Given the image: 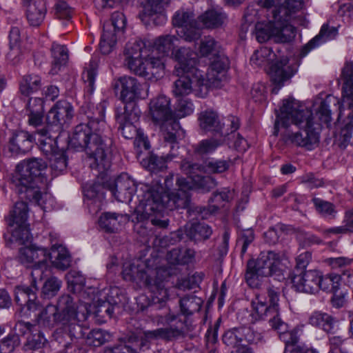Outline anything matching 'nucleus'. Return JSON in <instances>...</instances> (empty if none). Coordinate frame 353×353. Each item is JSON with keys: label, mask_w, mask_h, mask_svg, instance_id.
<instances>
[{"label": "nucleus", "mask_w": 353, "mask_h": 353, "mask_svg": "<svg viewBox=\"0 0 353 353\" xmlns=\"http://www.w3.org/2000/svg\"><path fill=\"white\" fill-rule=\"evenodd\" d=\"M291 124L302 130L296 132L286 130L282 135L285 143L305 147L308 150L318 145L319 135L312 128V111L294 99L283 101V105L276 113L274 134L277 135L280 128H288Z\"/></svg>", "instance_id": "f257e3e1"}, {"label": "nucleus", "mask_w": 353, "mask_h": 353, "mask_svg": "<svg viewBox=\"0 0 353 353\" xmlns=\"http://www.w3.org/2000/svg\"><path fill=\"white\" fill-rule=\"evenodd\" d=\"M106 126L103 119L92 118L88 123L77 125L70 137L69 145L85 151L92 162V169L100 173L108 170L110 162L106 152L111 141L103 132Z\"/></svg>", "instance_id": "f03ea898"}, {"label": "nucleus", "mask_w": 353, "mask_h": 353, "mask_svg": "<svg viewBox=\"0 0 353 353\" xmlns=\"http://www.w3.org/2000/svg\"><path fill=\"white\" fill-rule=\"evenodd\" d=\"M47 168V163L41 159L32 158L23 160L17 164L12 181L19 194H24L30 201H34L43 211L50 210L54 205L53 197L46 192L42 193L34 185L41 172Z\"/></svg>", "instance_id": "7ed1b4c3"}, {"label": "nucleus", "mask_w": 353, "mask_h": 353, "mask_svg": "<svg viewBox=\"0 0 353 353\" xmlns=\"http://www.w3.org/2000/svg\"><path fill=\"white\" fill-rule=\"evenodd\" d=\"M166 208L165 199L162 187L150 188L145 191L136 207L134 215L137 222L150 221L159 228H166L169 220L164 219L163 212Z\"/></svg>", "instance_id": "20e7f679"}, {"label": "nucleus", "mask_w": 353, "mask_h": 353, "mask_svg": "<svg viewBox=\"0 0 353 353\" xmlns=\"http://www.w3.org/2000/svg\"><path fill=\"white\" fill-rule=\"evenodd\" d=\"M161 269H152L145 267L142 262L137 264L125 263L122 272L126 281H139L148 287L153 293V301L164 303L168 299V292L163 285V279L160 276Z\"/></svg>", "instance_id": "39448f33"}, {"label": "nucleus", "mask_w": 353, "mask_h": 353, "mask_svg": "<svg viewBox=\"0 0 353 353\" xmlns=\"http://www.w3.org/2000/svg\"><path fill=\"white\" fill-rule=\"evenodd\" d=\"M251 63L256 67L270 65V75L276 85L272 92L276 94L283 82L289 79L294 73L292 67L288 65V59L283 56H278L268 47L256 50L250 58Z\"/></svg>", "instance_id": "423d86ee"}, {"label": "nucleus", "mask_w": 353, "mask_h": 353, "mask_svg": "<svg viewBox=\"0 0 353 353\" xmlns=\"http://www.w3.org/2000/svg\"><path fill=\"white\" fill-rule=\"evenodd\" d=\"M59 313V324L68 327L71 335L78 337L81 328L79 325L81 322L85 321L89 314L88 303H76L72 297L68 294L61 296L57 301Z\"/></svg>", "instance_id": "0eeeda50"}, {"label": "nucleus", "mask_w": 353, "mask_h": 353, "mask_svg": "<svg viewBox=\"0 0 353 353\" xmlns=\"http://www.w3.org/2000/svg\"><path fill=\"white\" fill-rule=\"evenodd\" d=\"M150 114L153 121L160 126L164 140L174 142L180 125L175 119L170 106V99L161 95L151 101Z\"/></svg>", "instance_id": "6e6552de"}, {"label": "nucleus", "mask_w": 353, "mask_h": 353, "mask_svg": "<svg viewBox=\"0 0 353 353\" xmlns=\"http://www.w3.org/2000/svg\"><path fill=\"white\" fill-rule=\"evenodd\" d=\"M295 33L294 27L286 23L285 19L281 20L274 11L272 19L256 24L254 35L259 43L266 42L271 38L276 43H287L294 38Z\"/></svg>", "instance_id": "1a4fd4ad"}, {"label": "nucleus", "mask_w": 353, "mask_h": 353, "mask_svg": "<svg viewBox=\"0 0 353 353\" xmlns=\"http://www.w3.org/2000/svg\"><path fill=\"white\" fill-rule=\"evenodd\" d=\"M152 320L158 325H167L169 327L145 332V336L148 339L172 341L185 334V319L179 314L172 312H168L165 315L157 313L152 316Z\"/></svg>", "instance_id": "9d476101"}, {"label": "nucleus", "mask_w": 353, "mask_h": 353, "mask_svg": "<svg viewBox=\"0 0 353 353\" xmlns=\"http://www.w3.org/2000/svg\"><path fill=\"white\" fill-rule=\"evenodd\" d=\"M179 77L173 85L172 92L175 97H184L194 92L199 97L207 96V88L202 83V71L187 72L176 74Z\"/></svg>", "instance_id": "9b49d317"}, {"label": "nucleus", "mask_w": 353, "mask_h": 353, "mask_svg": "<svg viewBox=\"0 0 353 353\" xmlns=\"http://www.w3.org/2000/svg\"><path fill=\"white\" fill-rule=\"evenodd\" d=\"M28 214L27 203L18 201L7 218L8 225L13 228L11 231L12 240L20 243H24L30 239V230L26 224Z\"/></svg>", "instance_id": "f8f14e48"}, {"label": "nucleus", "mask_w": 353, "mask_h": 353, "mask_svg": "<svg viewBox=\"0 0 353 353\" xmlns=\"http://www.w3.org/2000/svg\"><path fill=\"white\" fill-rule=\"evenodd\" d=\"M267 294L269 305L266 301L265 294L262 293H256L251 301L250 316L254 321L264 320L270 314H276L279 309V292L274 288H268Z\"/></svg>", "instance_id": "ddd939ff"}, {"label": "nucleus", "mask_w": 353, "mask_h": 353, "mask_svg": "<svg viewBox=\"0 0 353 353\" xmlns=\"http://www.w3.org/2000/svg\"><path fill=\"white\" fill-rule=\"evenodd\" d=\"M18 258L22 264L33 268L31 276L35 285L36 276L43 273V268L46 267L48 259L47 250L34 245L23 247L19 250Z\"/></svg>", "instance_id": "4468645a"}, {"label": "nucleus", "mask_w": 353, "mask_h": 353, "mask_svg": "<svg viewBox=\"0 0 353 353\" xmlns=\"http://www.w3.org/2000/svg\"><path fill=\"white\" fill-rule=\"evenodd\" d=\"M172 24L177 27V35L185 41L191 42L201 37V30L192 12L179 10L172 17Z\"/></svg>", "instance_id": "2eb2a0df"}, {"label": "nucleus", "mask_w": 353, "mask_h": 353, "mask_svg": "<svg viewBox=\"0 0 353 353\" xmlns=\"http://www.w3.org/2000/svg\"><path fill=\"white\" fill-rule=\"evenodd\" d=\"M126 19L122 12H115L112 14L111 21L103 25V32L100 42V50L103 54H108L117 43V32L123 30L125 27Z\"/></svg>", "instance_id": "dca6fc26"}, {"label": "nucleus", "mask_w": 353, "mask_h": 353, "mask_svg": "<svg viewBox=\"0 0 353 353\" xmlns=\"http://www.w3.org/2000/svg\"><path fill=\"white\" fill-rule=\"evenodd\" d=\"M261 7L270 9L272 8V13L276 11L281 20H285L288 23V19L294 18V15L299 12L303 13L304 4L302 0H254Z\"/></svg>", "instance_id": "f3484780"}, {"label": "nucleus", "mask_w": 353, "mask_h": 353, "mask_svg": "<svg viewBox=\"0 0 353 353\" xmlns=\"http://www.w3.org/2000/svg\"><path fill=\"white\" fill-rule=\"evenodd\" d=\"M259 274L263 276H275L280 280L283 278L281 256L272 251L262 252L256 261H252Z\"/></svg>", "instance_id": "a211bd4d"}, {"label": "nucleus", "mask_w": 353, "mask_h": 353, "mask_svg": "<svg viewBox=\"0 0 353 353\" xmlns=\"http://www.w3.org/2000/svg\"><path fill=\"white\" fill-rule=\"evenodd\" d=\"M178 188L174 191L168 190L163 193L166 208L172 210L176 208H185L190 203L189 190L191 185L186 179L180 177L176 181Z\"/></svg>", "instance_id": "6ab92c4d"}, {"label": "nucleus", "mask_w": 353, "mask_h": 353, "mask_svg": "<svg viewBox=\"0 0 353 353\" xmlns=\"http://www.w3.org/2000/svg\"><path fill=\"white\" fill-rule=\"evenodd\" d=\"M165 65L162 58L147 54L140 64L132 68V72L148 79H158L163 76Z\"/></svg>", "instance_id": "aec40b11"}, {"label": "nucleus", "mask_w": 353, "mask_h": 353, "mask_svg": "<svg viewBox=\"0 0 353 353\" xmlns=\"http://www.w3.org/2000/svg\"><path fill=\"white\" fill-rule=\"evenodd\" d=\"M343 85L342 87V100L340 105V114L347 108L350 112L347 114L348 123L347 126H353V68L347 65L342 70Z\"/></svg>", "instance_id": "412c9836"}, {"label": "nucleus", "mask_w": 353, "mask_h": 353, "mask_svg": "<svg viewBox=\"0 0 353 353\" xmlns=\"http://www.w3.org/2000/svg\"><path fill=\"white\" fill-rule=\"evenodd\" d=\"M170 0H146V3L141 19L145 25H150L153 23L156 26H161L165 23L167 20L164 12L165 6H167Z\"/></svg>", "instance_id": "4be33fe9"}, {"label": "nucleus", "mask_w": 353, "mask_h": 353, "mask_svg": "<svg viewBox=\"0 0 353 353\" xmlns=\"http://www.w3.org/2000/svg\"><path fill=\"white\" fill-rule=\"evenodd\" d=\"M113 88L116 92H120V99L125 103H130L141 97L142 85L134 77H120L114 82Z\"/></svg>", "instance_id": "5701e85b"}, {"label": "nucleus", "mask_w": 353, "mask_h": 353, "mask_svg": "<svg viewBox=\"0 0 353 353\" xmlns=\"http://www.w3.org/2000/svg\"><path fill=\"white\" fill-rule=\"evenodd\" d=\"M320 272L316 270L305 271L292 278L293 287L298 292L314 294L319 291Z\"/></svg>", "instance_id": "b1692460"}, {"label": "nucleus", "mask_w": 353, "mask_h": 353, "mask_svg": "<svg viewBox=\"0 0 353 353\" xmlns=\"http://www.w3.org/2000/svg\"><path fill=\"white\" fill-rule=\"evenodd\" d=\"M125 106V110L117 116V121L120 124L121 133L125 139H133L141 130L137 127L140 112L134 106L130 110Z\"/></svg>", "instance_id": "393cba45"}, {"label": "nucleus", "mask_w": 353, "mask_h": 353, "mask_svg": "<svg viewBox=\"0 0 353 353\" xmlns=\"http://www.w3.org/2000/svg\"><path fill=\"white\" fill-rule=\"evenodd\" d=\"M73 117V108L66 101H59L50 109L47 114V121L50 125L59 129L67 123Z\"/></svg>", "instance_id": "a878e982"}, {"label": "nucleus", "mask_w": 353, "mask_h": 353, "mask_svg": "<svg viewBox=\"0 0 353 353\" xmlns=\"http://www.w3.org/2000/svg\"><path fill=\"white\" fill-rule=\"evenodd\" d=\"M173 59L177 62L174 67L175 74L187 72L200 71L196 68L197 57L196 54L188 48H180L172 52Z\"/></svg>", "instance_id": "bb28decb"}, {"label": "nucleus", "mask_w": 353, "mask_h": 353, "mask_svg": "<svg viewBox=\"0 0 353 353\" xmlns=\"http://www.w3.org/2000/svg\"><path fill=\"white\" fill-rule=\"evenodd\" d=\"M136 190L135 182L126 174H121L110 189L117 201L126 203L132 201Z\"/></svg>", "instance_id": "cd10ccee"}, {"label": "nucleus", "mask_w": 353, "mask_h": 353, "mask_svg": "<svg viewBox=\"0 0 353 353\" xmlns=\"http://www.w3.org/2000/svg\"><path fill=\"white\" fill-rule=\"evenodd\" d=\"M147 51L145 43L141 39L130 41L125 45L124 63L130 71L133 67L140 64V61L147 55Z\"/></svg>", "instance_id": "c85d7f7f"}, {"label": "nucleus", "mask_w": 353, "mask_h": 353, "mask_svg": "<svg viewBox=\"0 0 353 353\" xmlns=\"http://www.w3.org/2000/svg\"><path fill=\"white\" fill-rule=\"evenodd\" d=\"M37 290V285H34L33 279L31 288L24 285L17 286L14 290L16 303L21 306H26L29 311L37 310L40 307V305L36 301V291Z\"/></svg>", "instance_id": "c756f323"}, {"label": "nucleus", "mask_w": 353, "mask_h": 353, "mask_svg": "<svg viewBox=\"0 0 353 353\" xmlns=\"http://www.w3.org/2000/svg\"><path fill=\"white\" fill-rule=\"evenodd\" d=\"M16 326L19 327L21 332L23 334H26V332H31L27 337V341L24 345V347L26 350L40 349L44 345L46 342V339L40 331L34 329V325L29 322L19 321L17 323Z\"/></svg>", "instance_id": "7c9ffc66"}, {"label": "nucleus", "mask_w": 353, "mask_h": 353, "mask_svg": "<svg viewBox=\"0 0 353 353\" xmlns=\"http://www.w3.org/2000/svg\"><path fill=\"white\" fill-rule=\"evenodd\" d=\"M48 259L54 268L62 271L68 269L72 263L71 254L61 243L52 244Z\"/></svg>", "instance_id": "2f4dec72"}, {"label": "nucleus", "mask_w": 353, "mask_h": 353, "mask_svg": "<svg viewBox=\"0 0 353 353\" xmlns=\"http://www.w3.org/2000/svg\"><path fill=\"white\" fill-rule=\"evenodd\" d=\"M336 319L332 315L321 311L312 312L308 318V323L313 327L321 329L329 334L334 333Z\"/></svg>", "instance_id": "473e14b6"}, {"label": "nucleus", "mask_w": 353, "mask_h": 353, "mask_svg": "<svg viewBox=\"0 0 353 353\" xmlns=\"http://www.w3.org/2000/svg\"><path fill=\"white\" fill-rule=\"evenodd\" d=\"M33 136L26 131H17L10 139L9 150L14 154L26 153L32 148Z\"/></svg>", "instance_id": "72a5a7b5"}, {"label": "nucleus", "mask_w": 353, "mask_h": 353, "mask_svg": "<svg viewBox=\"0 0 353 353\" xmlns=\"http://www.w3.org/2000/svg\"><path fill=\"white\" fill-rule=\"evenodd\" d=\"M199 20L207 28H216L221 26L227 20V14L222 8L214 7L207 10L199 17Z\"/></svg>", "instance_id": "f704fd0d"}, {"label": "nucleus", "mask_w": 353, "mask_h": 353, "mask_svg": "<svg viewBox=\"0 0 353 353\" xmlns=\"http://www.w3.org/2000/svg\"><path fill=\"white\" fill-rule=\"evenodd\" d=\"M50 131L51 130L48 126H45L37 129L35 132V135L39 136L37 140L39 148L47 159L59 152L57 143L50 135Z\"/></svg>", "instance_id": "c9c22d12"}, {"label": "nucleus", "mask_w": 353, "mask_h": 353, "mask_svg": "<svg viewBox=\"0 0 353 353\" xmlns=\"http://www.w3.org/2000/svg\"><path fill=\"white\" fill-rule=\"evenodd\" d=\"M198 121L201 129L205 132H219L223 128L219 116L212 110H206L201 112Z\"/></svg>", "instance_id": "e433bc0d"}, {"label": "nucleus", "mask_w": 353, "mask_h": 353, "mask_svg": "<svg viewBox=\"0 0 353 353\" xmlns=\"http://www.w3.org/2000/svg\"><path fill=\"white\" fill-rule=\"evenodd\" d=\"M185 233L190 240L199 242L208 239L212 234V230L205 223H188L185 225Z\"/></svg>", "instance_id": "4c0bfd02"}, {"label": "nucleus", "mask_w": 353, "mask_h": 353, "mask_svg": "<svg viewBox=\"0 0 353 353\" xmlns=\"http://www.w3.org/2000/svg\"><path fill=\"white\" fill-rule=\"evenodd\" d=\"M47 9L43 1L39 0L30 3L26 10V18L32 26H39L43 21Z\"/></svg>", "instance_id": "58836bf2"}, {"label": "nucleus", "mask_w": 353, "mask_h": 353, "mask_svg": "<svg viewBox=\"0 0 353 353\" xmlns=\"http://www.w3.org/2000/svg\"><path fill=\"white\" fill-rule=\"evenodd\" d=\"M59 319L58 304L57 305L49 304L41 311L36 320L39 325L51 327L59 324Z\"/></svg>", "instance_id": "ea45409f"}, {"label": "nucleus", "mask_w": 353, "mask_h": 353, "mask_svg": "<svg viewBox=\"0 0 353 353\" xmlns=\"http://www.w3.org/2000/svg\"><path fill=\"white\" fill-rule=\"evenodd\" d=\"M51 54L52 61L50 73L56 74L61 70V68L65 65L68 59V52L65 46L53 43L51 48Z\"/></svg>", "instance_id": "a19ab883"}, {"label": "nucleus", "mask_w": 353, "mask_h": 353, "mask_svg": "<svg viewBox=\"0 0 353 353\" xmlns=\"http://www.w3.org/2000/svg\"><path fill=\"white\" fill-rule=\"evenodd\" d=\"M337 34L336 28L330 27L327 25H323L319 34L307 43L301 50V57H305L314 48L319 45L320 42H325L327 39H333Z\"/></svg>", "instance_id": "79ce46f5"}, {"label": "nucleus", "mask_w": 353, "mask_h": 353, "mask_svg": "<svg viewBox=\"0 0 353 353\" xmlns=\"http://www.w3.org/2000/svg\"><path fill=\"white\" fill-rule=\"evenodd\" d=\"M219 69V63H214L209 68L206 79L202 72V83L207 88V94L210 88H216L221 86V83L224 77L223 68Z\"/></svg>", "instance_id": "37998d69"}, {"label": "nucleus", "mask_w": 353, "mask_h": 353, "mask_svg": "<svg viewBox=\"0 0 353 353\" xmlns=\"http://www.w3.org/2000/svg\"><path fill=\"white\" fill-rule=\"evenodd\" d=\"M123 216L115 212H104L99 219V226L107 232H117L120 227Z\"/></svg>", "instance_id": "c03bdc74"}, {"label": "nucleus", "mask_w": 353, "mask_h": 353, "mask_svg": "<svg viewBox=\"0 0 353 353\" xmlns=\"http://www.w3.org/2000/svg\"><path fill=\"white\" fill-rule=\"evenodd\" d=\"M232 192L227 189L216 192L209 201V210L212 212H215L221 208H223L232 199Z\"/></svg>", "instance_id": "a18cd8bd"}, {"label": "nucleus", "mask_w": 353, "mask_h": 353, "mask_svg": "<svg viewBox=\"0 0 353 353\" xmlns=\"http://www.w3.org/2000/svg\"><path fill=\"white\" fill-rule=\"evenodd\" d=\"M178 41L179 39L174 35L160 36L155 39L154 48L163 56L168 55L170 52H174V48Z\"/></svg>", "instance_id": "49530a36"}, {"label": "nucleus", "mask_w": 353, "mask_h": 353, "mask_svg": "<svg viewBox=\"0 0 353 353\" xmlns=\"http://www.w3.org/2000/svg\"><path fill=\"white\" fill-rule=\"evenodd\" d=\"M221 50L219 43L212 37H204L200 41L199 52L203 57H216Z\"/></svg>", "instance_id": "de8ad7c7"}, {"label": "nucleus", "mask_w": 353, "mask_h": 353, "mask_svg": "<svg viewBox=\"0 0 353 353\" xmlns=\"http://www.w3.org/2000/svg\"><path fill=\"white\" fill-rule=\"evenodd\" d=\"M202 305V300L194 295L187 296L180 300V307L183 314L189 316L199 312Z\"/></svg>", "instance_id": "09e8293b"}, {"label": "nucleus", "mask_w": 353, "mask_h": 353, "mask_svg": "<svg viewBox=\"0 0 353 353\" xmlns=\"http://www.w3.org/2000/svg\"><path fill=\"white\" fill-rule=\"evenodd\" d=\"M41 78L37 75H26L20 83V92L23 95L29 96L39 90Z\"/></svg>", "instance_id": "8fccbe9b"}, {"label": "nucleus", "mask_w": 353, "mask_h": 353, "mask_svg": "<svg viewBox=\"0 0 353 353\" xmlns=\"http://www.w3.org/2000/svg\"><path fill=\"white\" fill-rule=\"evenodd\" d=\"M319 290L321 289L327 292H336L340 285L341 277L336 274H330L323 276L320 272Z\"/></svg>", "instance_id": "3c124183"}, {"label": "nucleus", "mask_w": 353, "mask_h": 353, "mask_svg": "<svg viewBox=\"0 0 353 353\" xmlns=\"http://www.w3.org/2000/svg\"><path fill=\"white\" fill-rule=\"evenodd\" d=\"M98 68V62L97 60H91L82 74V79L86 84L90 92L94 90L95 77L97 75V70Z\"/></svg>", "instance_id": "603ef678"}, {"label": "nucleus", "mask_w": 353, "mask_h": 353, "mask_svg": "<svg viewBox=\"0 0 353 353\" xmlns=\"http://www.w3.org/2000/svg\"><path fill=\"white\" fill-rule=\"evenodd\" d=\"M247 272L245 273V280L249 286L252 288H259L261 285V280L263 276L259 274L257 268L253 265V261H248Z\"/></svg>", "instance_id": "864d4df0"}, {"label": "nucleus", "mask_w": 353, "mask_h": 353, "mask_svg": "<svg viewBox=\"0 0 353 353\" xmlns=\"http://www.w3.org/2000/svg\"><path fill=\"white\" fill-rule=\"evenodd\" d=\"M229 168V163L225 160L206 161L202 164V173H222Z\"/></svg>", "instance_id": "5fc2aeb1"}, {"label": "nucleus", "mask_w": 353, "mask_h": 353, "mask_svg": "<svg viewBox=\"0 0 353 353\" xmlns=\"http://www.w3.org/2000/svg\"><path fill=\"white\" fill-rule=\"evenodd\" d=\"M48 160L55 174L63 172L67 167L66 158L62 152L54 153L52 157H49Z\"/></svg>", "instance_id": "6e6d98bb"}, {"label": "nucleus", "mask_w": 353, "mask_h": 353, "mask_svg": "<svg viewBox=\"0 0 353 353\" xmlns=\"http://www.w3.org/2000/svg\"><path fill=\"white\" fill-rule=\"evenodd\" d=\"M107 336H110L108 334H105L100 329L92 330L85 336V342L89 345L98 347L103 345L108 339Z\"/></svg>", "instance_id": "4d7b16f0"}, {"label": "nucleus", "mask_w": 353, "mask_h": 353, "mask_svg": "<svg viewBox=\"0 0 353 353\" xmlns=\"http://www.w3.org/2000/svg\"><path fill=\"white\" fill-rule=\"evenodd\" d=\"M312 202L321 215L325 217H334L336 210L332 203L319 198L313 199Z\"/></svg>", "instance_id": "13d9d810"}, {"label": "nucleus", "mask_w": 353, "mask_h": 353, "mask_svg": "<svg viewBox=\"0 0 353 353\" xmlns=\"http://www.w3.org/2000/svg\"><path fill=\"white\" fill-rule=\"evenodd\" d=\"M61 286V281L56 277H50L43 283L42 293L48 298L55 296Z\"/></svg>", "instance_id": "bf43d9fd"}, {"label": "nucleus", "mask_w": 353, "mask_h": 353, "mask_svg": "<svg viewBox=\"0 0 353 353\" xmlns=\"http://www.w3.org/2000/svg\"><path fill=\"white\" fill-rule=\"evenodd\" d=\"M166 163L163 157H159L156 155H150L148 159L143 160L142 163L148 170L156 172L162 170L166 168Z\"/></svg>", "instance_id": "052dcab7"}, {"label": "nucleus", "mask_w": 353, "mask_h": 353, "mask_svg": "<svg viewBox=\"0 0 353 353\" xmlns=\"http://www.w3.org/2000/svg\"><path fill=\"white\" fill-rule=\"evenodd\" d=\"M221 143L216 139H205L199 142L195 147L194 151L199 154H205L214 151Z\"/></svg>", "instance_id": "680f3d73"}, {"label": "nucleus", "mask_w": 353, "mask_h": 353, "mask_svg": "<svg viewBox=\"0 0 353 353\" xmlns=\"http://www.w3.org/2000/svg\"><path fill=\"white\" fill-rule=\"evenodd\" d=\"M19 337L9 334L0 343V353H12L19 345Z\"/></svg>", "instance_id": "e2e57ef3"}, {"label": "nucleus", "mask_w": 353, "mask_h": 353, "mask_svg": "<svg viewBox=\"0 0 353 353\" xmlns=\"http://www.w3.org/2000/svg\"><path fill=\"white\" fill-rule=\"evenodd\" d=\"M243 341L240 328L233 329L226 332L223 336V343L228 345L236 348Z\"/></svg>", "instance_id": "0e129e2a"}, {"label": "nucleus", "mask_w": 353, "mask_h": 353, "mask_svg": "<svg viewBox=\"0 0 353 353\" xmlns=\"http://www.w3.org/2000/svg\"><path fill=\"white\" fill-rule=\"evenodd\" d=\"M181 171L189 176L193 181L194 176H196L199 173H202V165L192 163L188 160H183L180 164Z\"/></svg>", "instance_id": "69168bd1"}, {"label": "nucleus", "mask_w": 353, "mask_h": 353, "mask_svg": "<svg viewBox=\"0 0 353 353\" xmlns=\"http://www.w3.org/2000/svg\"><path fill=\"white\" fill-rule=\"evenodd\" d=\"M201 173H199L194 176L193 182L200 188L205 191H209L215 188L217 185L215 179L211 176H202Z\"/></svg>", "instance_id": "338daca9"}, {"label": "nucleus", "mask_w": 353, "mask_h": 353, "mask_svg": "<svg viewBox=\"0 0 353 353\" xmlns=\"http://www.w3.org/2000/svg\"><path fill=\"white\" fill-rule=\"evenodd\" d=\"M103 186L99 183L86 184L83 187L85 196L88 199H100L103 196Z\"/></svg>", "instance_id": "774afa93"}]
</instances>
